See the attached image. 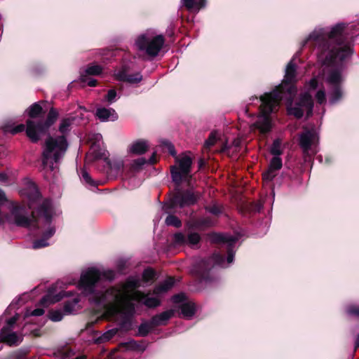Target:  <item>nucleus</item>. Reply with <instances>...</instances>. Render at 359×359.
I'll return each instance as SVG.
<instances>
[{
	"instance_id": "603ef678",
	"label": "nucleus",
	"mask_w": 359,
	"mask_h": 359,
	"mask_svg": "<svg viewBox=\"0 0 359 359\" xmlns=\"http://www.w3.org/2000/svg\"><path fill=\"white\" fill-rule=\"evenodd\" d=\"M168 150H169V152L172 155V156H175L176 155V151L175 150V148H174V146L171 144H168Z\"/></svg>"
},
{
	"instance_id": "79ce46f5",
	"label": "nucleus",
	"mask_w": 359,
	"mask_h": 359,
	"mask_svg": "<svg viewBox=\"0 0 359 359\" xmlns=\"http://www.w3.org/2000/svg\"><path fill=\"white\" fill-rule=\"evenodd\" d=\"M18 315H15L13 316L12 318H9L6 323L7 325L5 327H8L11 330H13V325L16 323L17 320H18Z\"/></svg>"
},
{
	"instance_id": "a211bd4d",
	"label": "nucleus",
	"mask_w": 359,
	"mask_h": 359,
	"mask_svg": "<svg viewBox=\"0 0 359 359\" xmlns=\"http://www.w3.org/2000/svg\"><path fill=\"white\" fill-rule=\"evenodd\" d=\"M3 129L6 133L16 135L23 132L25 130V126L22 123L15 126L13 123H8L4 126Z\"/></svg>"
},
{
	"instance_id": "f257e3e1",
	"label": "nucleus",
	"mask_w": 359,
	"mask_h": 359,
	"mask_svg": "<svg viewBox=\"0 0 359 359\" xmlns=\"http://www.w3.org/2000/svg\"><path fill=\"white\" fill-rule=\"evenodd\" d=\"M100 277L98 270L89 269L82 273L79 287L86 295L93 294L90 300L104 307V316L107 318L120 316L125 320L129 319L135 313V305L131 300L141 302L148 308H154L160 304L157 297L135 290L140 285V280L135 278H129L123 284L112 287L104 293H95V284Z\"/></svg>"
},
{
	"instance_id": "e2e57ef3",
	"label": "nucleus",
	"mask_w": 359,
	"mask_h": 359,
	"mask_svg": "<svg viewBox=\"0 0 359 359\" xmlns=\"http://www.w3.org/2000/svg\"><path fill=\"white\" fill-rule=\"evenodd\" d=\"M29 208H32V204H29Z\"/></svg>"
},
{
	"instance_id": "f03ea898",
	"label": "nucleus",
	"mask_w": 359,
	"mask_h": 359,
	"mask_svg": "<svg viewBox=\"0 0 359 359\" xmlns=\"http://www.w3.org/2000/svg\"><path fill=\"white\" fill-rule=\"evenodd\" d=\"M295 77L296 65L292 60L287 65L283 82L276 86L273 91L266 93L260 97L262 104L259 107V114L253 126L261 133H267L271 130L272 128L271 114L278 110L280 102L283 99H286L290 102V106L287 107L290 114L297 118H302L304 112L306 113L307 116H311L313 102L311 95L309 93L302 94L298 102L292 106V100L297 92L296 88L292 84Z\"/></svg>"
},
{
	"instance_id": "f704fd0d",
	"label": "nucleus",
	"mask_w": 359,
	"mask_h": 359,
	"mask_svg": "<svg viewBox=\"0 0 359 359\" xmlns=\"http://www.w3.org/2000/svg\"><path fill=\"white\" fill-rule=\"evenodd\" d=\"M155 276V272L151 269H147L144 271L142 278L145 281L151 280Z\"/></svg>"
},
{
	"instance_id": "f3484780",
	"label": "nucleus",
	"mask_w": 359,
	"mask_h": 359,
	"mask_svg": "<svg viewBox=\"0 0 359 359\" xmlns=\"http://www.w3.org/2000/svg\"><path fill=\"white\" fill-rule=\"evenodd\" d=\"M55 230L54 227H49L48 229L43 233V238L41 239H39L33 242L32 248L34 249H39L48 246V243L47 242V240L51 237L55 233Z\"/></svg>"
},
{
	"instance_id": "0eeeda50",
	"label": "nucleus",
	"mask_w": 359,
	"mask_h": 359,
	"mask_svg": "<svg viewBox=\"0 0 359 359\" xmlns=\"http://www.w3.org/2000/svg\"><path fill=\"white\" fill-rule=\"evenodd\" d=\"M177 165L170 168L172 179L177 184H180L183 180H187L191 175V158L187 155H184L177 159Z\"/></svg>"
},
{
	"instance_id": "f8f14e48",
	"label": "nucleus",
	"mask_w": 359,
	"mask_h": 359,
	"mask_svg": "<svg viewBox=\"0 0 359 359\" xmlns=\"http://www.w3.org/2000/svg\"><path fill=\"white\" fill-rule=\"evenodd\" d=\"M282 168V160L280 156H274L269 164V169L263 173V180L264 181H271L276 175V171Z\"/></svg>"
},
{
	"instance_id": "4be33fe9",
	"label": "nucleus",
	"mask_w": 359,
	"mask_h": 359,
	"mask_svg": "<svg viewBox=\"0 0 359 359\" xmlns=\"http://www.w3.org/2000/svg\"><path fill=\"white\" fill-rule=\"evenodd\" d=\"M326 81L332 86H339L341 81L340 72L339 71L331 72L327 77Z\"/></svg>"
},
{
	"instance_id": "4468645a",
	"label": "nucleus",
	"mask_w": 359,
	"mask_h": 359,
	"mask_svg": "<svg viewBox=\"0 0 359 359\" xmlns=\"http://www.w3.org/2000/svg\"><path fill=\"white\" fill-rule=\"evenodd\" d=\"M96 116L101 121H114L118 118V115L111 108H98L96 111Z\"/></svg>"
},
{
	"instance_id": "393cba45",
	"label": "nucleus",
	"mask_w": 359,
	"mask_h": 359,
	"mask_svg": "<svg viewBox=\"0 0 359 359\" xmlns=\"http://www.w3.org/2000/svg\"><path fill=\"white\" fill-rule=\"evenodd\" d=\"M342 93L339 86H332V90L330 93V100L332 103H335L341 97Z\"/></svg>"
},
{
	"instance_id": "37998d69",
	"label": "nucleus",
	"mask_w": 359,
	"mask_h": 359,
	"mask_svg": "<svg viewBox=\"0 0 359 359\" xmlns=\"http://www.w3.org/2000/svg\"><path fill=\"white\" fill-rule=\"evenodd\" d=\"M175 242L179 244H183L187 242L186 237L181 233H178L175 235Z\"/></svg>"
},
{
	"instance_id": "c9c22d12",
	"label": "nucleus",
	"mask_w": 359,
	"mask_h": 359,
	"mask_svg": "<svg viewBox=\"0 0 359 359\" xmlns=\"http://www.w3.org/2000/svg\"><path fill=\"white\" fill-rule=\"evenodd\" d=\"M346 311L350 316L359 317V306L350 305L347 307Z\"/></svg>"
},
{
	"instance_id": "6e6d98bb",
	"label": "nucleus",
	"mask_w": 359,
	"mask_h": 359,
	"mask_svg": "<svg viewBox=\"0 0 359 359\" xmlns=\"http://www.w3.org/2000/svg\"><path fill=\"white\" fill-rule=\"evenodd\" d=\"M96 85H97V80H95V79H90L88 81V86H89L90 87H94Z\"/></svg>"
},
{
	"instance_id": "bb28decb",
	"label": "nucleus",
	"mask_w": 359,
	"mask_h": 359,
	"mask_svg": "<svg viewBox=\"0 0 359 359\" xmlns=\"http://www.w3.org/2000/svg\"><path fill=\"white\" fill-rule=\"evenodd\" d=\"M208 262L212 264V266L218 265L220 266H223L224 264V257L223 255L219 253H215L208 259Z\"/></svg>"
},
{
	"instance_id": "58836bf2",
	"label": "nucleus",
	"mask_w": 359,
	"mask_h": 359,
	"mask_svg": "<svg viewBox=\"0 0 359 359\" xmlns=\"http://www.w3.org/2000/svg\"><path fill=\"white\" fill-rule=\"evenodd\" d=\"M128 74L126 73V70H118V72L114 73V76L116 79L118 81H124L126 79V77L127 76Z\"/></svg>"
},
{
	"instance_id": "39448f33",
	"label": "nucleus",
	"mask_w": 359,
	"mask_h": 359,
	"mask_svg": "<svg viewBox=\"0 0 359 359\" xmlns=\"http://www.w3.org/2000/svg\"><path fill=\"white\" fill-rule=\"evenodd\" d=\"M57 112L54 109H50L47 119L45 121L35 122L33 120L27 121L26 134L33 142H37L40 139V135L43 134L48 128L56 121Z\"/></svg>"
},
{
	"instance_id": "2eb2a0df",
	"label": "nucleus",
	"mask_w": 359,
	"mask_h": 359,
	"mask_svg": "<svg viewBox=\"0 0 359 359\" xmlns=\"http://www.w3.org/2000/svg\"><path fill=\"white\" fill-rule=\"evenodd\" d=\"M149 148L148 142L146 140H139L133 142L128 149L130 153L141 155L144 154Z\"/></svg>"
},
{
	"instance_id": "680f3d73",
	"label": "nucleus",
	"mask_w": 359,
	"mask_h": 359,
	"mask_svg": "<svg viewBox=\"0 0 359 359\" xmlns=\"http://www.w3.org/2000/svg\"><path fill=\"white\" fill-rule=\"evenodd\" d=\"M135 341H130V344L133 346V345H135Z\"/></svg>"
},
{
	"instance_id": "423d86ee",
	"label": "nucleus",
	"mask_w": 359,
	"mask_h": 359,
	"mask_svg": "<svg viewBox=\"0 0 359 359\" xmlns=\"http://www.w3.org/2000/svg\"><path fill=\"white\" fill-rule=\"evenodd\" d=\"M164 43L165 39L163 35L144 34L137 39L136 46L140 50L144 51L151 57H155L161 50Z\"/></svg>"
},
{
	"instance_id": "412c9836",
	"label": "nucleus",
	"mask_w": 359,
	"mask_h": 359,
	"mask_svg": "<svg viewBox=\"0 0 359 359\" xmlns=\"http://www.w3.org/2000/svg\"><path fill=\"white\" fill-rule=\"evenodd\" d=\"M196 311V306L194 303L189 302L182 304L181 312L184 318H191Z\"/></svg>"
},
{
	"instance_id": "a18cd8bd",
	"label": "nucleus",
	"mask_w": 359,
	"mask_h": 359,
	"mask_svg": "<svg viewBox=\"0 0 359 359\" xmlns=\"http://www.w3.org/2000/svg\"><path fill=\"white\" fill-rule=\"evenodd\" d=\"M82 177L86 183L89 184H93V180L91 179L90 175L86 171L82 172Z\"/></svg>"
},
{
	"instance_id": "bf43d9fd",
	"label": "nucleus",
	"mask_w": 359,
	"mask_h": 359,
	"mask_svg": "<svg viewBox=\"0 0 359 359\" xmlns=\"http://www.w3.org/2000/svg\"><path fill=\"white\" fill-rule=\"evenodd\" d=\"M47 298H48V297H43V298L41 299V304H45V303H46V301H47Z\"/></svg>"
},
{
	"instance_id": "3c124183",
	"label": "nucleus",
	"mask_w": 359,
	"mask_h": 359,
	"mask_svg": "<svg viewBox=\"0 0 359 359\" xmlns=\"http://www.w3.org/2000/svg\"><path fill=\"white\" fill-rule=\"evenodd\" d=\"M108 279H113L114 277V273L112 271H109L107 273L103 274Z\"/></svg>"
},
{
	"instance_id": "dca6fc26",
	"label": "nucleus",
	"mask_w": 359,
	"mask_h": 359,
	"mask_svg": "<svg viewBox=\"0 0 359 359\" xmlns=\"http://www.w3.org/2000/svg\"><path fill=\"white\" fill-rule=\"evenodd\" d=\"M174 315L173 310H168L154 316L151 320L153 325L156 326L165 325L167 321Z\"/></svg>"
},
{
	"instance_id": "20e7f679",
	"label": "nucleus",
	"mask_w": 359,
	"mask_h": 359,
	"mask_svg": "<svg viewBox=\"0 0 359 359\" xmlns=\"http://www.w3.org/2000/svg\"><path fill=\"white\" fill-rule=\"evenodd\" d=\"M72 121L73 119L69 118L62 119L59 126V131L63 135L55 137H48L45 142L42 152V165L47 179L55 176L57 170L55 164L60 161L67 149L68 143L64 134L69 130Z\"/></svg>"
},
{
	"instance_id": "1a4fd4ad",
	"label": "nucleus",
	"mask_w": 359,
	"mask_h": 359,
	"mask_svg": "<svg viewBox=\"0 0 359 359\" xmlns=\"http://www.w3.org/2000/svg\"><path fill=\"white\" fill-rule=\"evenodd\" d=\"M11 212L14 223L19 226L29 227L33 226L36 222L35 212L33 211L32 215L29 216L25 207L13 205Z\"/></svg>"
},
{
	"instance_id": "09e8293b",
	"label": "nucleus",
	"mask_w": 359,
	"mask_h": 359,
	"mask_svg": "<svg viewBox=\"0 0 359 359\" xmlns=\"http://www.w3.org/2000/svg\"><path fill=\"white\" fill-rule=\"evenodd\" d=\"M184 298V294H177V295L173 296L172 301L175 303H179V302H182Z\"/></svg>"
},
{
	"instance_id": "052dcab7",
	"label": "nucleus",
	"mask_w": 359,
	"mask_h": 359,
	"mask_svg": "<svg viewBox=\"0 0 359 359\" xmlns=\"http://www.w3.org/2000/svg\"><path fill=\"white\" fill-rule=\"evenodd\" d=\"M203 161L202 159H201L200 160V165H199V166L201 167L203 165Z\"/></svg>"
},
{
	"instance_id": "c03bdc74",
	"label": "nucleus",
	"mask_w": 359,
	"mask_h": 359,
	"mask_svg": "<svg viewBox=\"0 0 359 359\" xmlns=\"http://www.w3.org/2000/svg\"><path fill=\"white\" fill-rule=\"evenodd\" d=\"M44 313V310L41 308L36 309L32 311L30 313H27L26 316H41Z\"/></svg>"
},
{
	"instance_id": "72a5a7b5",
	"label": "nucleus",
	"mask_w": 359,
	"mask_h": 359,
	"mask_svg": "<svg viewBox=\"0 0 359 359\" xmlns=\"http://www.w3.org/2000/svg\"><path fill=\"white\" fill-rule=\"evenodd\" d=\"M142 80V76L140 74H128L124 81L130 83H136Z\"/></svg>"
},
{
	"instance_id": "49530a36",
	"label": "nucleus",
	"mask_w": 359,
	"mask_h": 359,
	"mask_svg": "<svg viewBox=\"0 0 359 359\" xmlns=\"http://www.w3.org/2000/svg\"><path fill=\"white\" fill-rule=\"evenodd\" d=\"M208 210L213 214V215H218L221 211H220V209L217 207V206H212V207H209L207 208Z\"/></svg>"
},
{
	"instance_id": "7ed1b4c3",
	"label": "nucleus",
	"mask_w": 359,
	"mask_h": 359,
	"mask_svg": "<svg viewBox=\"0 0 359 359\" xmlns=\"http://www.w3.org/2000/svg\"><path fill=\"white\" fill-rule=\"evenodd\" d=\"M344 28L343 25H337L330 32L324 29H315L309 35L308 40L313 41L316 46L321 48L322 57L325 55V64L342 61L351 54V47L342 43Z\"/></svg>"
},
{
	"instance_id": "cd10ccee",
	"label": "nucleus",
	"mask_w": 359,
	"mask_h": 359,
	"mask_svg": "<svg viewBox=\"0 0 359 359\" xmlns=\"http://www.w3.org/2000/svg\"><path fill=\"white\" fill-rule=\"evenodd\" d=\"M85 72L88 75H100L102 72V67L98 65H90L87 67Z\"/></svg>"
},
{
	"instance_id": "aec40b11",
	"label": "nucleus",
	"mask_w": 359,
	"mask_h": 359,
	"mask_svg": "<svg viewBox=\"0 0 359 359\" xmlns=\"http://www.w3.org/2000/svg\"><path fill=\"white\" fill-rule=\"evenodd\" d=\"M182 3L189 10L199 11L205 6V0H182Z\"/></svg>"
},
{
	"instance_id": "4d7b16f0",
	"label": "nucleus",
	"mask_w": 359,
	"mask_h": 359,
	"mask_svg": "<svg viewBox=\"0 0 359 359\" xmlns=\"http://www.w3.org/2000/svg\"><path fill=\"white\" fill-rule=\"evenodd\" d=\"M156 160L155 158V154H153L152 156L149 160V163L151 164H154L156 163Z\"/></svg>"
},
{
	"instance_id": "a19ab883",
	"label": "nucleus",
	"mask_w": 359,
	"mask_h": 359,
	"mask_svg": "<svg viewBox=\"0 0 359 359\" xmlns=\"http://www.w3.org/2000/svg\"><path fill=\"white\" fill-rule=\"evenodd\" d=\"M146 163V160L144 158H140L137 160H135L133 163V168L135 169H138Z\"/></svg>"
},
{
	"instance_id": "ea45409f",
	"label": "nucleus",
	"mask_w": 359,
	"mask_h": 359,
	"mask_svg": "<svg viewBox=\"0 0 359 359\" xmlns=\"http://www.w3.org/2000/svg\"><path fill=\"white\" fill-rule=\"evenodd\" d=\"M116 97V92L115 90H109L106 95V100L107 102L111 103L114 101Z\"/></svg>"
},
{
	"instance_id": "5701e85b",
	"label": "nucleus",
	"mask_w": 359,
	"mask_h": 359,
	"mask_svg": "<svg viewBox=\"0 0 359 359\" xmlns=\"http://www.w3.org/2000/svg\"><path fill=\"white\" fill-rule=\"evenodd\" d=\"M217 239L221 240L222 241H230L231 243L229 244V251H228V256H227V262L228 264H231L233 262L234 259V252L232 249V245L236 242V238L231 237L229 239H226L222 235L217 236Z\"/></svg>"
},
{
	"instance_id": "de8ad7c7",
	"label": "nucleus",
	"mask_w": 359,
	"mask_h": 359,
	"mask_svg": "<svg viewBox=\"0 0 359 359\" xmlns=\"http://www.w3.org/2000/svg\"><path fill=\"white\" fill-rule=\"evenodd\" d=\"M7 201L5 193L0 189V205L4 204Z\"/></svg>"
},
{
	"instance_id": "2f4dec72",
	"label": "nucleus",
	"mask_w": 359,
	"mask_h": 359,
	"mask_svg": "<svg viewBox=\"0 0 359 359\" xmlns=\"http://www.w3.org/2000/svg\"><path fill=\"white\" fill-rule=\"evenodd\" d=\"M63 318V313L60 310L50 311L49 312V318L54 322L60 321Z\"/></svg>"
},
{
	"instance_id": "6ab92c4d",
	"label": "nucleus",
	"mask_w": 359,
	"mask_h": 359,
	"mask_svg": "<svg viewBox=\"0 0 359 359\" xmlns=\"http://www.w3.org/2000/svg\"><path fill=\"white\" fill-rule=\"evenodd\" d=\"M174 279L168 278L158 285L154 290L155 294H160L169 290L174 285Z\"/></svg>"
},
{
	"instance_id": "e433bc0d",
	"label": "nucleus",
	"mask_w": 359,
	"mask_h": 359,
	"mask_svg": "<svg viewBox=\"0 0 359 359\" xmlns=\"http://www.w3.org/2000/svg\"><path fill=\"white\" fill-rule=\"evenodd\" d=\"M118 332V329L114 328L106 332L102 337L103 341H109Z\"/></svg>"
},
{
	"instance_id": "473e14b6",
	"label": "nucleus",
	"mask_w": 359,
	"mask_h": 359,
	"mask_svg": "<svg viewBox=\"0 0 359 359\" xmlns=\"http://www.w3.org/2000/svg\"><path fill=\"white\" fill-rule=\"evenodd\" d=\"M201 240L200 235L197 233H191L188 235L187 241L189 245H194L198 244Z\"/></svg>"
},
{
	"instance_id": "a878e982",
	"label": "nucleus",
	"mask_w": 359,
	"mask_h": 359,
	"mask_svg": "<svg viewBox=\"0 0 359 359\" xmlns=\"http://www.w3.org/2000/svg\"><path fill=\"white\" fill-rule=\"evenodd\" d=\"M270 152L274 156H280V155H281V140L280 139H276L273 141L271 147Z\"/></svg>"
},
{
	"instance_id": "9b49d317",
	"label": "nucleus",
	"mask_w": 359,
	"mask_h": 359,
	"mask_svg": "<svg viewBox=\"0 0 359 359\" xmlns=\"http://www.w3.org/2000/svg\"><path fill=\"white\" fill-rule=\"evenodd\" d=\"M22 339V336L18 335L8 327H4L0 332V341L9 346L18 345Z\"/></svg>"
},
{
	"instance_id": "6e6552de",
	"label": "nucleus",
	"mask_w": 359,
	"mask_h": 359,
	"mask_svg": "<svg viewBox=\"0 0 359 359\" xmlns=\"http://www.w3.org/2000/svg\"><path fill=\"white\" fill-rule=\"evenodd\" d=\"M318 142V136L313 130H305L299 135V145L304 153L309 155L315 154L316 147Z\"/></svg>"
},
{
	"instance_id": "864d4df0",
	"label": "nucleus",
	"mask_w": 359,
	"mask_h": 359,
	"mask_svg": "<svg viewBox=\"0 0 359 359\" xmlns=\"http://www.w3.org/2000/svg\"><path fill=\"white\" fill-rule=\"evenodd\" d=\"M8 177L7 175L4 172L0 173V182H4L7 180Z\"/></svg>"
},
{
	"instance_id": "c85d7f7f",
	"label": "nucleus",
	"mask_w": 359,
	"mask_h": 359,
	"mask_svg": "<svg viewBox=\"0 0 359 359\" xmlns=\"http://www.w3.org/2000/svg\"><path fill=\"white\" fill-rule=\"evenodd\" d=\"M42 112V107L37 103L32 104L28 111L29 117L34 118L40 116Z\"/></svg>"
},
{
	"instance_id": "4c0bfd02",
	"label": "nucleus",
	"mask_w": 359,
	"mask_h": 359,
	"mask_svg": "<svg viewBox=\"0 0 359 359\" xmlns=\"http://www.w3.org/2000/svg\"><path fill=\"white\" fill-rule=\"evenodd\" d=\"M316 98L320 104H324L326 101L325 90L323 89L319 90L316 94Z\"/></svg>"
},
{
	"instance_id": "9d476101",
	"label": "nucleus",
	"mask_w": 359,
	"mask_h": 359,
	"mask_svg": "<svg viewBox=\"0 0 359 359\" xmlns=\"http://www.w3.org/2000/svg\"><path fill=\"white\" fill-rule=\"evenodd\" d=\"M197 197L190 191L179 192L172 199V206L180 208L194 204Z\"/></svg>"
},
{
	"instance_id": "7c9ffc66",
	"label": "nucleus",
	"mask_w": 359,
	"mask_h": 359,
	"mask_svg": "<svg viewBox=\"0 0 359 359\" xmlns=\"http://www.w3.org/2000/svg\"><path fill=\"white\" fill-rule=\"evenodd\" d=\"M217 133L212 132L210 133L208 139L205 142L204 148L205 149H209L212 146H213L217 140Z\"/></svg>"
},
{
	"instance_id": "c756f323",
	"label": "nucleus",
	"mask_w": 359,
	"mask_h": 359,
	"mask_svg": "<svg viewBox=\"0 0 359 359\" xmlns=\"http://www.w3.org/2000/svg\"><path fill=\"white\" fill-rule=\"evenodd\" d=\"M165 224L168 226H172L175 227H180L182 225V222L180 219L172 215H170L166 217Z\"/></svg>"
},
{
	"instance_id": "b1692460",
	"label": "nucleus",
	"mask_w": 359,
	"mask_h": 359,
	"mask_svg": "<svg viewBox=\"0 0 359 359\" xmlns=\"http://www.w3.org/2000/svg\"><path fill=\"white\" fill-rule=\"evenodd\" d=\"M155 327L156 325H153L152 320L151 319L150 322L142 323L140 325L138 328V334L142 337L147 336Z\"/></svg>"
},
{
	"instance_id": "13d9d810",
	"label": "nucleus",
	"mask_w": 359,
	"mask_h": 359,
	"mask_svg": "<svg viewBox=\"0 0 359 359\" xmlns=\"http://www.w3.org/2000/svg\"><path fill=\"white\" fill-rule=\"evenodd\" d=\"M355 347H359V334L358 335L355 340Z\"/></svg>"
},
{
	"instance_id": "ddd939ff",
	"label": "nucleus",
	"mask_w": 359,
	"mask_h": 359,
	"mask_svg": "<svg viewBox=\"0 0 359 359\" xmlns=\"http://www.w3.org/2000/svg\"><path fill=\"white\" fill-rule=\"evenodd\" d=\"M36 213L41 218H43L45 222L49 223L53 215L51 202L49 200L43 201L37 210Z\"/></svg>"
},
{
	"instance_id": "5fc2aeb1",
	"label": "nucleus",
	"mask_w": 359,
	"mask_h": 359,
	"mask_svg": "<svg viewBox=\"0 0 359 359\" xmlns=\"http://www.w3.org/2000/svg\"><path fill=\"white\" fill-rule=\"evenodd\" d=\"M64 310H65V313H70L72 312L71 304H65L64 306Z\"/></svg>"
},
{
	"instance_id": "8fccbe9b",
	"label": "nucleus",
	"mask_w": 359,
	"mask_h": 359,
	"mask_svg": "<svg viewBox=\"0 0 359 359\" xmlns=\"http://www.w3.org/2000/svg\"><path fill=\"white\" fill-rule=\"evenodd\" d=\"M310 88L312 89H315L318 86V81L316 79H312L309 82Z\"/></svg>"
}]
</instances>
